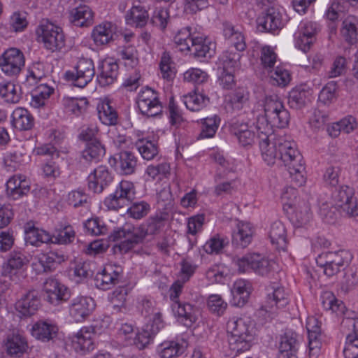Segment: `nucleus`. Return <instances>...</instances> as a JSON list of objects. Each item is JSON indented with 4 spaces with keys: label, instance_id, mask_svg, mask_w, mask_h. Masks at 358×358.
<instances>
[{
    "label": "nucleus",
    "instance_id": "nucleus-1",
    "mask_svg": "<svg viewBox=\"0 0 358 358\" xmlns=\"http://www.w3.org/2000/svg\"><path fill=\"white\" fill-rule=\"evenodd\" d=\"M264 114L257 117L255 129L264 134H271L273 128H285L290 120L289 111L276 94L266 95L264 100Z\"/></svg>",
    "mask_w": 358,
    "mask_h": 358
},
{
    "label": "nucleus",
    "instance_id": "nucleus-2",
    "mask_svg": "<svg viewBox=\"0 0 358 358\" xmlns=\"http://www.w3.org/2000/svg\"><path fill=\"white\" fill-rule=\"evenodd\" d=\"M279 160L287 168L292 182L296 187L302 186L306 178L303 157L296 149V143L284 136L275 135Z\"/></svg>",
    "mask_w": 358,
    "mask_h": 358
},
{
    "label": "nucleus",
    "instance_id": "nucleus-3",
    "mask_svg": "<svg viewBox=\"0 0 358 358\" xmlns=\"http://www.w3.org/2000/svg\"><path fill=\"white\" fill-rule=\"evenodd\" d=\"M241 273L252 270L256 274L268 277L275 271V262L258 253L236 256L232 259Z\"/></svg>",
    "mask_w": 358,
    "mask_h": 358
},
{
    "label": "nucleus",
    "instance_id": "nucleus-4",
    "mask_svg": "<svg viewBox=\"0 0 358 358\" xmlns=\"http://www.w3.org/2000/svg\"><path fill=\"white\" fill-rule=\"evenodd\" d=\"M352 259V255L349 251L341 250L322 252L317 257L316 263L326 275L331 277L348 266Z\"/></svg>",
    "mask_w": 358,
    "mask_h": 358
},
{
    "label": "nucleus",
    "instance_id": "nucleus-5",
    "mask_svg": "<svg viewBox=\"0 0 358 358\" xmlns=\"http://www.w3.org/2000/svg\"><path fill=\"white\" fill-rule=\"evenodd\" d=\"M36 34L41 38L46 49L59 51L65 45V36L61 27L48 20H43L36 29Z\"/></svg>",
    "mask_w": 358,
    "mask_h": 358
},
{
    "label": "nucleus",
    "instance_id": "nucleus-6",
    "mask_svg": "<svg viewBox=\"0 0 358 358\" xmlns=\"http://www.w3.org/2000/svg\"><path fill=\"white\" fill-rule=\"evenodd\" d=\"M113 241L124 238L120 244V250L127 252L136 245L142 243L145 238L143 227H135L126 224L122 228L113 231L110 235Z\"/></svg>",
    "mask_w": 358,
    "mask_h": 358
},
{
    "label": "nucleus",
    "instance_id": "nucleus-7",
    "mask_svg": "<svg viewBox=\"0 0 358 358\" xmlns=\"http://www.w3.org/2000/svg\"><path fill=\"white\" fill-rule=\"evenodd\" d=\"M136 191L133 182L122 180L115 192L105 200L108 208L117 210L128 206L135 198Z\"/></svg>",
    "mask_w": 358,
    "mask_h": 358
},
{
    "label": "nucleus",
    "instance_id": "nucleus-8",
    "mask_svg": "<svg viewBox=\"0 0 358 358\" xmlns=\"http://www.w3.org/2000/svg\"><path fill=\"white\" fill-rule=\"evenodd\" d=\"M95 74L94 62L91 59L81 58L75 66V72L67 71L66 78L73 81L75 86L83 88L93 78Z\"/></svg>",
    "mask_w": 358,
    "mask_h": 358
},
{
    "label": "nucleus",
    "instance_id": "nucleus-9",
    "mask_svg": "<svg viewBox=\"0 0 358 358\" xmlns=\"http://www.w3.org/2000/svg\"><path fill=\"white\" fill-rule=\"evenodd\" d=\"M24 56L20 50L10 48L6 50L0 57L1 71L9 76H15L20 73L24 66Z\"/></svg>",
    "mask_w": 358,
    "mask_h": 358
},
{
    "label": "nucleus",
    "instance_id": "nucleus-10",
    "mask_svg": "<svg viewBox=\"0 0 358 358\" xmlns=\"http://www.w3.org/2000/svg\"><path fill=\"white\" fill-rule=\"evenodd\" d=\"M137 104L141 113L148 117H155L162 111L157 93L149 87L138 94Z\"/></svg>",
    "mask_w": 358,
    "mask_h": 358
},
{
    "label": "nucleus",
    "instance_id": "nucleus-11",
    "mask_svg": "<svg viewBox=\"0 0 358 358\" xmlns=\"http://www.w3.org/2000/svg\"><path fill=\"white\" fill-rule=\"evenodd\" d=\"M256 132L263 159L268 165L274 164L277 159L279 160L275 134L273 131L271 134H264L259 129H256Z\"/></svg>",
    "mask_w": 358,
    "mask_h": 358
},
{
    "label": "nucleus",
    "instance_id": "nucleus-12",
    "mask_svg": "<svg viewBox=\"0 0 358 358\" xmlns=\"http://www.w3.org/2000/svg\"><path fill=\"white\" fill-rule=\"evenodd\" d=\"M43 291L45 299L55 306L67 301L71 296L69 289L55 278L46 280L43 284Z\"/></svg>",
    "mask_w": 358,
    "mask_h": 358
},
{
    "label": "nucleus",
    "instance_id": "nucleus-13",
    "mask_svg": "<svg viewBox=\"0 0 358 358\" xmlns=\"http://www.w3.org/2000/svg\"><path fill=\"white\" fill-rule=\"evenodd\" d=\"M266 8L257 19V28L261 31L273 32L281 29L283 26L282 14L273 5L264 6Z\"/></svg>",
    "mask_w": 358,
    "mask_h": 358
},
{
    "label": "nucleus",
    "instance_id": "nucleus-14",
    "mask_svg": "<svg viewBox=\"0 0 358 358\" xmlns=\"http://www.w3.org/2000/svg\"><path fill=\"white\" fill-rule=\"evenodd\" d=\"M96 306L94 299L87 296H77L72 299L69 306L70 315L76 322L87 318Z\"/></svg>",
    "mask_w": 358,
    "mask_h": 358
},
{
    "label": "nucleus",
    "instance_id": "nucleus-15",
    "mask_svg": "<svg viewBox=\"0 0 358 358\" xmlns=\"http://www.w3.org/2000/svg\"><path fill=\"white\" fill-rule=\"evenodd\" d=\"M343 327H351L352 331L346 336L343 350L345 358H358V317H347L341 323Z\"/></svg>",
    "mask_w": 358,
    "mask_h": 358
},
{
    "label": "nucleus",
    "instance_id": "nucleus-16",
    "mask_svg": "<svg viewBox=\"0 0 358 358\" xmlns=\"http://www.w3.org/2000/svg\"><path fill=\"white\" fill-rule=\"evenodd\" d=\"M121 275L120 267L106 265L101 272L96 273L94 278L95 286L100 289H109L120 282Z\"/></svg>",
    "mask_w": 358,
    "mask_h": 358
},
{
    "label": "nucleus",
    "instance_id": "nucleus-17",
    "mask_svg": "<svg viewBox=\"0 0 358 358\" xmlns=\"http://www.w3.org/2000/svg\"><path fill=\"white\" fill-rule=\"evenodd\" d=\"M113 178L107 167L100 166L87 178L88 189L94 193H101L112 182Z\"/></svg>",
    "mask_w": 358,
    "mask_h": 358
},
{
    "label": "nucleus",
    "instance_id": "nucleus-18",
    "mask_svg": "<svg viewBox=\"0 0 358 358\" xmlns=\"http://www.w3.org/2000/svg\"><path fill=\"white\" fill-rule=\"evenodd\" d=\"M299 344L298 334L292 330L286 331L280 337L278 358H297Z\"/></svg>",
    "mask_w": 358,
    "mask_h": 358
},
{
    "label": "nucleus",
    "instance_id": "nucleus-19",
    "mask_svg": "<svg viewBox=\"0 0 358 358\" xmlns=\"http://www.w3.org/2000/svg\"><path fill=\"white\" fill-rule=\"evenodd\" d=\"M30 191V182L23 175H14L6 182V192L9 197L17 200Z\"/></svg>",
    "mask_w": 358,
    "mask_h": 358
},
{
    "label": "nucleus",
    "instance_id": "nucleus-20",
    "mask_svg": "<svg viewBox=\"0 0 358 358\" xmlns=\"http://www.w3.org/2000/svg\"><path fill=\"white\" fill-rule=\"evenodd\" d=\"M112 161L115 163L116 170L122 175L133 174L137 168V157L129 151L120 152L115 155L110 162Z\"/></svg>",
    "mask_w": 358,
    "mask_h": 358
},
{
    "label": "nucleus",
    "instance_id": "nucleus-21",
    "mask_svg": "<svg viewBox=\"0 0 358 358\" xmlns=\"http://www.w3.org/2000/svg\"><path fill=\"white\" fill-rule=\"evenodd\" d=\"M126 24L136 28H143L148 22L150 15L148 8L140 2L133 3L124 16Z\"/></svg>",
    "mask_w": 358,
    "mask_h": 358
},
{
    "label": "nucleus",
    "instance_id": "nucleus-22",
    "mask_svg": "<svg viewBox=\"0 0 358 358\" xmlns=\"http://www.w3.org/2000/svg\"><path fill=\"white\" fill-rule=\"evenodd\" d=\"M172 310L178 320L187 327H190L196 321V308L193 305L176 301L172 304Z\"/></svg>",
    "mask_w": 358,
    "mask_h": 358
},
{
    "label": "nucleus",
    "instance_id": "nucleus-23",
    "mask_svg": "<svg viewBox=\"0 0 358 358\" xmlns=\"http://www.w3.org/2000/svg\"><path fill=\"white\" fill-rule=\"evenodd\" d=\"M200 60L211 58L215 52V44L206 38L196 36L187 51Z\"/></svg>",
    "mask_w": 358,
    "mask_h": 358
},
{
    "label": "nucleus",
    "instance_id": "nucleus-24",
    "mask_svg": "<svg viewBox=\"0 0 358 358\" xmlns=\"http://www.w3.org/2000/svg\"><path fill=\"white\" fill-rule=\"evenodd\" d=\"M69 20L76 27H89L94 22V13L90 6L81 4L69 11Z\"/></svg>",
    "mask_w": 358,
    "mask_h": 358
},
{
    "label": "nucleus",
    "instance_id": "nucleus-25",
    "mask_svg": "<svg viewBox=\"0 0 358 358\" xmlns=\"http://www.w3.org/2000/svg\"><path fill=\"white\" fill-rule=\"evenodd\" d=\"M227 331L231 335L230 338L253 339V327L243 318L229 320L227 324Z\"/></svg>",
    "mask_w": 358,
    "mask_h": 358
},
{
    "label": "nucleus",
    "instance_id": "nucleus-26",
    "mask_svg": "<svg viewBox=\"0 0 358 358\" xmlns=\"http://www.w3.org/2000/svg\"><path fill=\"white\" fill-rule=\"evenodd\" d=\"M40 299L36 291H29L15 303L16 310L23 316L33 315L38 310Z\"/></svg>",
    "mask_w": 358,
    "mask_h": 358
},
{
    "label": "nucleus",
    "instance_id": "nucleus-27",
    "mask_svg": "<svg viewBox=\"0 0 358 358\" xmlns=\"http://www.w3.org/2000/svg\"><path fill=\"white\" fill-rule=\"evenodd\" d=\"M3 347L10 357H20L26 352L28 345L24 336L13 333L7 336Z\"/></svg>",
    "mask_w": 358,
    "mask_h": 358
},
{
    "label": "nucleus",
    "instance_id": "nucleus-28",
    "mask_svg": "<svg viewBox=\"0 0 358 358\" xmlns=\"http://www.w3.org/2000/svg\"><path fill=\"white\" fill-rule=\"evenodd\" d=\"M98 69L97 80L101 86L110 85L117 79L119 66L116 62L103 60L99 64Z\"/></svg>",
    "mask_w": 358,
    "mask_h": 358
},
{
    "label": "nucleus",
    "instance_id": "nucleus-29",
    "mask_svg": "<svg viewBox=\"0 0 358 358\" xmlns=\"http://www.w3.org/2000/svg\"><path fill=\"white\" fill-rule=\"evenodd\" d=\"M223 35L229 44L237 51H243L246 48L245 37L241 30L231 23H223Z\"/></svg>",
    "mask_w": 358,
    "mask_h": 358
},
{
    "label": "nucleus",
    "instance_id": "nucleus-30",
    "mask_svg": "<svg viewBox=\"0 0 358 358\" xmlns=\"http://www.w3.org/2000/svg\"><path fill=\"white\" fill-rule=\"evenodd\" d=\"M115 29V26L110 22H105L96 26L92 33L94 43L96 45H103L113 41Z\"/></svg>",
    "mask_w": 358,
    "mask_h": 358
},
{
    "label": "nucleus",
    "instance_id": "nucleus-31",
    "mask_svg": "<svg viewBox=\"0 0 358 358\" xmlns=\"http://www.w3.org/2000/svg\"><path fill=\"white\" fill-rule=\"evenodd\" d=\"M58 327L47 321L40 320L31 328V334L36 339L43 342L52 340L57 335Z\"/></svg>",
    "mask_w": 358,
    "mask_h": 358
},
{
    "label": "nucleus",
    "instance_id": "nucleus-32",
    "mask_svg": "<svg viewBox=\"0 0 358 358\" xmlns=\"http://www.w3.org/2000/svg\"><path fill=\"white\" fill-rule=\"evenodd\" d=\"M271 243L278 250H285L287 245V234L284 224L280 221L273 222L268 230Z\"/></svg>",
    "mask_w": 358,
    "mask_h": 358
},
{
    "label": "nucleus",
    "instance_id": "nucleus-33",
    "mask_svg": "<svg viewBox=\"0 0 358 358\" xmlns=\"http://www.w3.org/2000/svg\"><path fill=\"white\" fill-rule=\"evenodd\" d=\"M12 124L20 131L31 129L34 124V120L30 113L25 108H17L12 113Z\"/></svg>",
    "mask_w": 358,
    "mask_h": 358
},
{
    "label": "nucleus",
    "instance_id": "nucleus-34",
    "mask_svg": "<svg viewBox=\"0 0 358 358\" xmlns=\"http://www.w3.org/2000/svg\"><path fill=\"white\" fill-rule=\"evenodd\" d=\"M231 133L238 139L239 144L243 147L252 145L255 140V132L250 130L246 124L234 123L231 127Z\"/></svg>",
    "mask_w": 358,
    "mask_h": 358
},
{
    "label": "nucleus",
    "instance_id": "nucleus-35",
    "mask_svg": "<svg viewBox=\"0 0 358 358\" xmlns=\"http://www.w3.org/2000/svg\"><path fill=\"white\" fill-rule=\"evenodd\" d=\"M253 229L249 223L239 222L232 234V243L241 248L247 247L252 238Z\"/></svg>",
    "mask_w": 358,
    "mask_h": 358
},
{
    "label": "nucleus",
    "instance_id": "nucleus-36",
    "mask_svg": "<svg viewBox=\"0 0 358 358\" xmlns=\"http://www.w3.org/2000/svg\"><path fill=\"white\" fill-rule=\"evenodd\" d=\"M97 112L101 122L108 126H114L118 123V114L111 106L109 100H104L97 106Z\"/></svg>",
    "mask_w": 358,
    "mask_h": 358
},
{
    "label": "nucleus",
    "instance_id": "nucleus-37",
    "mask_svg": "<svg viewBox=\"0 0 358 358\" xmlns=\"http://www.w3.org/2000/svg\"><path fill=\"white\" fill-rule=\"evenodd\" d=\"M95 334L91 327L82 328L74 336L73 342L75 348L82 351H91L94 349L93 336Z\"/></svg>",
    "mask_w": 358,
    "mask_h": 358
},
{
    "label": "nucleus",
    "instance_id": "nucleus-38",
    "mask_svg": "<svg viewBox=\"0 0 358 358\" xmlns=\"http://www.w3.org/2000/svg\"><path fill=\"white\" fill-rule=\"evenodd\" d=\"M289 303L287 294L282 287L274 288L272 295L268 294L266 304L264 306L261 310L266 313L272 312L274 306L280 308L287 306Z\"/></svg>",
    "mask_w": 358,
    "mask_h": 358
},
{
    "label": "nucleus",
    "instance_id": "nucleus-39",
    "mask_svg": "<svg viewBox=\"0 0 358 358\" xmlns=\"http://www.w3.org/2000/svg\"><path fill=\"white\" fill-rule=\"evenodd\" d=\"M106 150L99 140L95 139L86 144L85 150L82 152V158L87 162H97L105 155Z\"/></svg>",
    "mask_w": 358,
    "mask_h": 358
},
{
    "label": "nucleus",
    "instance_id": "nucleus-40",
    "mask_svg": "<svg viewBox=\"0 0 358 358\" xmlns=\"http://www.w3.org/2000/svg\"><path fill=\"white\" fill-rule=\"evenodd\" d=\"M210 99L196 87L193 93L184 96V103L192 111H199L206 107Z\"/></svg>",
    "mask_w": 358,
    "mask_h": 358
},
{
    "label": "nucleus",
    "instance_id": "nucleus-41",
    "mask_svg": "<svg viewBox=\"0 0 358 358\" xmlns=\"http://www.w3.org/2000/svg\"><path fill=\"white\" fill-rule=\"evenodd\" d=\"M0 95L9 103H17L22 98L21 87L12 82H3L0 84Z\"/></svg>",
    "mask_w": 358,
    "mask_h": 358
},
{
    "label": "nucleus",
    "instance_id": "nucleus-42",
    "mask_svg": "<svg viewBox=\"0 0 358 358\" xmlns=\"http://www.w3.org/2000/svg\"><path fill=\"white\" fill-rule=\"evenodd\" d=\"M341 34L345 41L349 44H355L358 42V21L352 17L348 16L342 23Z\"/></svg>",
    "mask_w": 358,
    "mask_h": 358
},
{
    "label": "nucleus",
    "instance_id": "nucleus-43",
    "mask_svg": "<svg viewBox=\"0 0 358 358\" xmlns=\"http://www.w3.org/2000/svg\"><path fill=\"white\" fill-rule=\"evenodd\" d=\"M320 300L324 310H330L337 315L345 313V306L343 302L338 300L333 293L330 292H324L321 295Z\"/></svg>",
    "mask_w": 358,
    "mask_h": 358
},
{
    "label": "nucleus",
    "instance_id": "nucleus-44",
    "mask_svg": "<svg viewBox=\"0 0 358 358\" xmlns=\"http://www.w3.org/2000/svg\"><path fill=\"white\" fill-rule=\"evenodd\" d=\"M28 262L27 257L20 251H13L9 255L7 264L3 266L2 273L9 275L13 271L21 268Z\"/></svg>",
    "mask_w": 358,
    "mask_h": 358
},
{
    "label": "nucleus",
    "instance_id": "nucleus-45",
    "mask_svg": "<svg viewBox=\"0 0 358 358\" xmlns=\"http://www.w3.org/2000/svg\"><path fill=\"white\" fill-rule=\"evenodd\" d=\"M25 240L27 243L38 247L42 243L51 242L52 237L45 231L33 227L26 230Z\"/></svg>",
    "mask_w": 358,
    "mask_h": 358
},
{
    "label": "nucleus",
    "instance_id": "nucleus-46",
    "mask_svg": "<svg viewBox=\"0 0 358 358\" xmlns=\"http://www.w3.org/2000/svg\"><path fill=\"white\" fill-rule=\"evenodd\" d=\"M231 292L236 304L238 306H243L248 301L250 294L249 283L243 280H237L235 282Z\"/></svg>",
    "mask_w": 358,
    "mask_h": 358
},
{
    "label": "nucleus",
    "instance_id": "nucleus-47",
    "mask_svg": "<svg viewBox=\"0 0 358 358\" xmlns=\"http://www.w3.org/2000/svg\"><path fill=\"white\" fill-rule=\"evenodd\" d=\"M158 352L162 358H173L183 353L184 347L176 341H165L159 345Z\"/></svg>",
    "mask_w": 358,
    "mask_h": 358
},
{
    "label": "nucleus",
    "instance_id": "nucleus-48",
    "mask_svg": "<svg viewBox=\"0 0 358 358\" xmlns=\"http://www.w3.org/2000/svg\"><path fill=\"white\" fill-rule=\"evenodd\" d=\"M196 36L191 33L190 27H187L179 30L173 38L176 47L180 52H187L189 50L194 39Z\"/></svg>",
    "mask_w": 358,
    "mask_h": 358
},
{
    "label": "nucleus",
    "instance_id": "nucleus-49",
    "mask_svg": "<svg viewBox=\"0 0 358 358\" xmlns=\"http://www.w3.org/2000/svg\"><path fill=\"white\" fill-rule=\"evenodd\" d=\"M220 122V119L217 115L202 119L201 120V132L198 138L213 137L218 129Z\"/></svg>",
    "mask_w": 358,
    "mask_h": 358
},
{
    "label": "nucleus",
    "instance_id": "nucleus-50",
    "mask_svg": "<svg viewBox=\"0 0 358 358\" xmlns=\"http://www.w3.org/2000/svg\"><path fill=\"white\" fill-rule=\"evenodd\" d=\"M62 102L66 112L77 116L83 113L87 106V101L85 99L66 97L63 99Z\"/></svg>",
    "mask_w": 358,
    "mask_h": 358
},
{
    "label": "nucleus",
    "instance_id": "nucleus-51",
    "mask_svg": "<svg viewBox=\"0 0 358 358\" xmlns=\"http://www.w3.org/2000/svg\"><path fill=\"white\" fill-rule=\"evenodd\" d=\"M51 243L59 244H67L73 242L75 238V231L70 225H66L60 229H57L51 236Z\"/></svg>",
    "mask_w": 358,
    "mask_h": 358
},
{
    "label": "nucleus",
    "instance_id": "nucleus-52",
    "mask_svg": "<svg viewBox=\"0 0 358 358\" xmlns=\"http://www.w3.org/2000/svg\"><path fill=\"white\" fill-rule=\"evenodd\" d=\"M64 260V258L63 255H58L53 251L42 254L39 258L40 264L45 272L51 271L57 265L59 264Z\"/></svg>",
    "mask_w": 358,
    "mask_h": 358
},
{
    "label": "nucleus",
    "instance_id": "nucleus-53",
    "mask_svg": "<svg viewBox=\"0 0 358 358\" xmlns=\"http://www.w3.org/2000/svg\"><path fill=\"white\" fill-rule=\"evenodd\" d=\"M270 83L280 87H285L289 83L291 76L289 71L282 67L277 66L275 69H271L268 72Z\"/></svg>",
    "mask_w": 358,
    "mask_h": 358
},
{
    "label": "nucleus",
    "instance_id": "nucleus-54",
    "mask_svg": "<svg viewBox=\"0 0 358 358\" xmlns=\"http://www.w3.org/2000/svg\"><path fill=\"white\" fill-rule=\"evenodd\" d=\"M137 149L142 157L146 160H151L158 154L157 144L151 141L139 140L136 143Z\"/></svg>",
    "mask_w": 358,
    "mask_h": 358
},
{
    "label": "nucleus",
    "instance_id": "nucleus-55",
    "mask_svg": "<svg viewBox=\"0 0 358 358\" xmlns=\"http://www.w3.org/2000/svg\"><path fill=\"white\" fill-rule=\"evenodd\" d=\"M159 69L164 79L171 80L175 77L176 71L173 62L168 52H163L159 63Z\"/></svg>",
    "mask_w": 358,
    "mask_h": 358
},
{
    "label": "nucleus",
    "instance_id": "nucleus-56",
    "mask_svg": "<svg viewBox=\"0 0 358 358\" xmlns=\"http://www.w3.org/2000/svg\"><path fill=\"white\" fill-rule=\"evenodd\" d=\"M240 58V54L234 52L231 50L224 52L220 58V62L222 65L221 70L234 71Z\"/></svg>",
    "mask_w": 358,
    "mask_h": 358
},
{
    "label": "nucleus",
    "instance_id": "nucleus-57",
    "mask_svg": "<svg viewBox=\"0 0 358 358\" xmlns=\"http://www.w3.org/2000/svg\"><path fill=\"white\" fill-rule=\"evenodd\" d=\"M150 210V206L144 201L134 202L127 209L128 215L136 220L145 217Z\"/></svg>",
    "mask_w": 358,
    "mask_h": 358
},
{
    "label": "nucleus",
    "instance_id": "nucleus-58",
    "mask_svg": "<svg viewBox=\"0 0 358 358\" xmlns=\"http://www.w3.org/2000/svg\"><path fill=\"white\" fill-rule=\"evenodd\" d=\"M307 92L303 89H293L288 96V103L294 109H299L306 104Z\"/></svg>",
    "mask_w": 358,
    "mask_h": 358
},
{
    "label": "nucleus",
    "instance_id": "nucleus-59",
    "mask_svg": "<svg viewBox=\"0 0 358 358\" xmlns=\"http://www.w3.org/2000/svg\"><path fill=\"white\" fill-rule=\"evenodd\" d=\"M164 219L161 215L156 214L150 216L146 220L145 227H143L145 236L159 233L161 228L164 226Z\"/></svg>",
    "mask_w": 358,
    "mask_h": 358
},
{
    "label": "nucleus",
    "instance_id": "nucleus-60",
    "mask_svg": "<svg viewBox=\"0 0 358 358\" xmlns=\"http://www.w3.org/2000/svg\"><path fill=\"white\" fill-rule=\"evenodd\" d=\"M127 294V289L124 287H119L112 292L110 301L114 311L118 312L122 311V309H126L125 301Z\"/></svg>",
    "mask_w": 358,
    "mask_h": 358
},
{
    "label": "nucleus",
    "instance_id": "nucleus-61",
    "mask_svg": "<svg viewBox=\"0 0 358 358\" xmlns=\"http://www.w3.org/2000/svg\"><path fill=\"white\" fill-rule=\"evenodd\" d=\"M169 20V11L163 8H157L149 20L154 26L164 30Z\"/></svg>",
    "mask_w": 358,
    "mask_h": 358
},
{
    "label": "nucleus",
    "instance_id": "nucleus-62",
    "mask_svg": "<svg viewBox=\"0 0 358 358\" xmlns=\"http://www.w3.org/2000/svg\"><path fill=\"white\" fill-rule=\"evenodd\" d=\"M68 201L74 208L88 207L89 196L83 190H73L69 194Z\"/></svg>",
    "mask_w": 358,
    "mask_h": 358
},
{
    "label": "nucleus",
    "instance_id": "nucleus-63",
    "mask_svg": "<svg viewBox=\"0 0 358 358\" xmlns=\"http://www.w3.org/2000/svg\"><path fill=\"white\" fill-rule=\"evenodd\" d=\"M27 24L26 13L15 12L10 18V29L15 32L23 31Z\"/></svg>",
    "mask_w": 358,
    "mask_h": 358
},
{
    "label": "nucleus",
    "instance_id": "nucleus-64",
    "mask_svg": "<svg viewBox=\"0 0 358 358\" xmlns=\"http://www.w3.org/2000/svg\"><path fill=\"white\" fill-rule=\"evenodd\" d=\"M208 306L210 310L217 315L223 314L227 307V303L218 294H211L208 299Z\"/></svg>",
    "mask_w": 358,
    "mask_h": 358
}]
</instances>
